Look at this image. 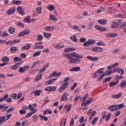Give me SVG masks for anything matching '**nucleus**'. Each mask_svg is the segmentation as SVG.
<instances>
[{"label": "nucleus", "mask_w": 126, "mask_h": 126, "mask_svg": "<svg viewBox=\"0 0 126 126\" xmlns=\"http://www.w3.org/2000/svg\"><path fill=\"white\" fill-rule=\"evenodd\" d=\"M95 29H97L99 31H100V32H104L105 31H107V29L106 28L102 27L98 25H96L95 26Z\"/></svg>", "instance_id": "nucleus-12"}, {"label": "nucleus", "mask_w": 126, "mask_h": 126, "mask_svg": "<svg viewBox=\"0 0 126 126\" xmlns=\"http://www.w3.org/2000/svg\"><path fill=\"white\" fill-rule=\"evenodd\" d=\"M49 19L51 21H58V19L54 15L50 14L49 16Z\"/></svg>", "instance_id": "nucleus-27"}, {"label": "nucleus", "mask_w": 126, "mask_h": 126, "mask_svg": "<svg viewBox=\"0 0 126 126\" xmlns=\"http://www.w3.org/2000/svg\"><path fill=\"white\" fill-rule=\"evenodd\" d=\"M70 56L68 54H64V56L68 59V60L69 61V63H75L76 64H77V63H80V59H83V56L81 55H79L76 53H71ZM71 57H73L74 58H71Z\"/></svg>", "instance_id": "nucleus-1"}, {"label": "nucleus", "mask_w": 126, "mask_h": 126, "mask_svg": "<svg viewBox=\"0 0 126 126\" xmlns=\"http://www.w3.org/2000/svg\"><path fill=\"white\" fill-rule=\"evenodd\" d=\"M21 64H22V62H18L16 63V64L11 67L10 68L13 69L14 70H15V69H18V68H19Z\"/></svg>", "instance_id": "nucleus-7"}, {"label": "nucleus", "mask_w": 126, "mask_h": 126, "mask_svg": "<svg viewBox=\"0 0 126 126\" xmlns=\"http://www.w3.org/2000/svg\"><path fill=\"white\" fill-rule=\"evenodd\" d=\"M126 22H123L122 25H121L120 26L121 29H125V28H126Z\"/></svg>", "instance_id": "nucleus-60"}, {"label": "nucleus", "mask_w": 126, "mask_h": 126, "mask_svg": "<svg viewBox=\"0 0 126 126\" xmlns=\"http://www.w3.org/2000/svg\"><path fill=\"white\" fill-rule=\"evenodd\" d=\"M111 81V77L106 78L104 80L102 81V83H105V82H108V81Z\"/></svg>", "instance_id": "nucleus-59"}, {"label": "nucleus", "mask_w": 126, "mask_h": 126, "mask_svg": "<svg viewBox=\"0 0 126 126\" xmlns=\"http://www.w3.org/2000/svg\"><path fill=\"white\" fill-rule=\"evenodd\" d=\"M30 33V31L28 30H25L18 34V37H22V36H25V35H28Z\"/></svg>", "instance_id": "nucleus-5"}, {"label": "nucleus", "mask_w": 126, "mask_h": 126, "mask_svg": "<svg viewBox=\"0 0 126 126\" xmlns=\"http://www.w3.org/2000/svg\"><path fill=\"white\" fill-rule=\"evenodd\" d=\"M4 123V116H3L1 117V116H0V125H2Z\"/></svg>", "instance_id": "nucleus-52"}, {"label": "nucleus", "mask_w": 126, "mask_h": 126, "mask_svg": "<svg viewBox=\"0 0 126 126\" xmlns=\"http://www.w3.org/2000/svg\"><path fill=\"white\" fill-rule=\"evenodd\" d=\"M40 45H42V42H36L34 44V47L33 48V50H38V49H44V46L43 45H41L40 46Z\"/></svg>", "instance_id": "nucleus-3"}, {"label": "nucleus", "mask_w": 126, "mask_h": 126, "mask_svg": "<svg viewBox=\"0 0 126 126\" xmlns=\"http://www.w3.org/2000/svg\"><path fill=\"white\" fill-rule=\"evenodd\" d=\"M105 8L104 7L101 6L97 11V13H101L102 11H104Z\"/></svg>", "instance_id": "nucleus-43"}, {"label": "nucleus", "mask_w": 126, "mask_h": 126, "mask_svg": "<svg viewBox=\"0 0 126 126\" xmlns=\"http://www.w3.org/2000/svg\"><path fill=\"white\" fill-rule=\"evenodd\" d=\"M57 80V79L54 78V79H50L47 81L45 82V84H47V85H50V84H53L54 82H55Z\"/></svg>", "instance_id": "nucleus-18"}, {"label": "nucleus", "mask_w": 126, "mask_h": 126, "mask_svg": "<svg viewBox=\"0 0 126 126\" xmlns=\"http://www.w3.org/2000/svg\"><path fill=\"white\" fill-rule=\"evenodd\" d=\"M122 23L121 20H115L112 23V28H116L119 26V24Z\"/></svg>", "instance_id": "nucleus-6"}, {"label": "nucleus", "mask_w": 126, "mask_h": 126, "mask_svg": "<svg viewBox=\"0 0 126 126\" xmlns=\"http://www.w3.org/2000/svg\"><path fill=\"white\" fill-rule=\"evenodd\" d=\"M47 8L49 11H53L55 9V5H48L47 6Z\"/></svg>", "instance_id": "nucleus-21"}, {"label": "nucleus", "mask_w": 126, "mask_h": 126, "mask_svg": "<svg viewBox=\"0 0 126 126\" xmlns=\"http://www.w3.org/2000/svg\"><path fill=\"white\" fill-rule=\"evenodd\" d=\"M64 47V46H63V45L60 44L54 45V48L55 49H62V48H63Z\"/></svg>", "instance_id": "nucleus-35"}, {"label": "nucleus", "mask_w": 126, "mask_h": 126, "mask_svg": "<svg viewBox=\"0 0 126 126\" xmlns=\"http://www.w3.org/2000/svg\"><path fill=\"white\" fill-rule=\"evenodd\" d=\"M32 119H33L34 122H36L37 120H38V116H37V115H33L32 116Z\"/></svg>", "instance_id": "nucleus-64"}, {"label": "nucleus", "mask_w": 126, "mask_h": 126, "mask_svg": "<svg viewBox=\"0 0 126 126\" xmlns=\"http://www.w3.org/2000/svg\"><path fill=\"white\" fill-rule=\"evenodd\" d=\"M97 121H98V117H96L95 118H94L92 122V125H95V124H96V122H97Z\"/></svg>", "instance_id": "nucleus-58"}, {"label": "nucleus", "mask_w": 126, "mask_h": 126, "mask_svg": "<svg viewBox=\"0 0 126 126\" xmlns=\"http://www.w3.org/2000/svg\"><path fill=\"white\" fill-rule=\"evenodd\" d=\"M87 59L89 60V61H91L92 62H96L98 60L97 57H92L90 56H87Z\"/></svg>", "instance_id": "nucleus-19"}, {"label": "nucleus", "mask_w": 126, "mask_h": 126, "mask_svg": "<svg viewBox=\"0 0 126 126\" xmlns=\"http://www.w3.org/2000/svg\"><path fill=\"white\" fill-rule=\"evenodd\" d=\"M36 11L38 14H41L42 13V9L40 7H38L36 8Z\"/></svg>", "instance_id": "nucleus-49"}, {"label": "nucleus", "mask_w": 126, "mask_h": 126, "mask_svg": "<svg viewBox=\"0 0 126 126\" xmlns=\"http://www.w3.org/2000/svg\"><path fill=\"white\" fill-rule=\"evenodd\" d=\"M73 29L74 30H76V31H81V29H80V28H79V26L77 25L73 26Z\"/></svg>", "instance_id": "nucleus-44"}, {"label": "nucleus", "mask_w": 126, "mask_h": 126, "mask_svg": "<svg viewBox=\"0 0 126 126\" xmlns=\"http://www.w3.org/2000/svg\"><path fill=\"white\" fill-rule=\"evenodd\" d=\"M118 11V10L116 9L115 7H112L111 8V13H115V12H117Z\"/></svg>", "instance_id": "nucleus-55"}, {"label": "nucleus", "mask_w": 126, "mask_h": 126, "mask_svg": "<svg viewBox=\"0 0 126 126\" xmlns=\"http://www.w3.org/2000/svg\"><path fill=\"white\" fill-rule=\"evenodd\" d=\"M8 98V94H5L3 97L0 98V103H1L2 101H5Z\"/></svg>", "instance_id": "nucleus-26"}, {"label": "nucleus", "mask_w": 126, "mask_h": 126, "mask_svg": "<svg viewBox=\"0 0 126 126\" xmlns=\"http://www.w3.org/2000/svg\"><path fill=\"white\" fill-rule=\"evenodd\" d=\"M118 69H119V68L113 67V69L111 70V73H114V72H118Z\"/></svg>", "instance_id": "nucleus-53"}, {"label": "nucleus", "mask_w": 126, "mask_h": 126, "mask_svg": "<svg viewBox=\"0 0 126 126\" xmlns=\"http://www.w3.org/2000/svg\"><path fill=\"white\" fill-rule=\"evenodd\" d=\"M67 93H64L63 94V95L61 96L60 101L63 102V101H66V97H67Z\"/></svg>", "instance_id": "nucleus-16"}, {"label": "nucleus", "mask_w": 126, "mask_h": 126, "mask_svg": "<svg viewBox=\"0 0 126 126\" xmlns=\"http://www.w3.org/2000/svg\"><path fill=\"white\" fill-rule=\"evenodd\" d=\"M10 51L12 54H15L18 51V48L15 46H12L10 48Z\"/></svg>", "instance_id": "nucleus-17"}, {"label": "nucleus", "mask_w": 126, "mask_h": 126, "mask_svg": "<svg viewBox=\"0 0 126 126\" xmlns=\"http://www.w3.org/2000/svg\"><path fill=\"white\" fill-rule=\"evenodd\" d=\"M93 101V98H91L90 99L87 100L86 102H82L81 104V106H87V105H89L91 102Z\"/></svg>", "instance_id": "nucleus-8"}, {"label": "nucleus", "mask_w": 126, "mask_h": 126, "mask_svg": "<svg viewBox=\"0 0 126 126\" xmlns=\"http://www.w3.org/2000/svg\"><path fill=\"white\" fill-rule=\"evenodd\" d=\"M36 112H37V109L33 110L32 112L29 113L28 114H27L25 118H30V117H31L32 115H34Z\"/></svg>", "instance_id": "nucleus-23"}, {"label": "nucleus", "mask_w": 126, "mask_h": 126, "mask_svg": "<svg viewBox=\"0 0 126 126\" xmlns=\"http://www.w3.org/2000/svg\"><path fill=\"white\" fill-rule=\"evenodd\" d=\"M15 10H16L15 7H12L7 11V13L8 15H11V14H13L15 12Z\"/></svg>", "instance_id": "nucleus-13"}, {"label": "nucleus", "mask_w": 126, "mask_h": 126, "mask_svg": "<svg viewBox=\"0 0 126 126\" xmlns=\"http://www.w3.org/2000/svg\"><path fill=\"white\" fill-rule=\"evenodd\" d=\"M42 92V91L40 90H37L36 91H34V96H40V94Z\"/></svg>", "instance_id": "nucleus-41"}, {"label": "nucleus", "mask_w": 126, "mask_h": 126, "mask_svg": "<svg viewBox=\"0 0 126 126\" xmlns=\"http://www.w3.org/2000/svg\"><path fill=\"white\" fill-rule=\"evenodd\" d=\"M83 46L85 47H89L90 46V43H89V41L88 40L84 43Z\"/></svg>", "instance_id": "nucleus-56"}, {"label": "nucleus", "mask_w": 126, "mask_h": 126, "mask_svg": "<svg viewBox=\"0 0 126 126\" xmlns=\"http://www.w3.org/2000/svg\"><path fill=\"white\" fill-rule=\"evenodd\" d=\"M17 11L20 14V15H25V12L21 7H18L17 8Z\"/></svg>", "instance_id": "nucleus-14"}, {"label": "nucleus", "mask_w": 126, "mask_h": 126, "mask_svg": "<svg viewBox=\"0 0 126 126\" xmlns=\"http://www.w3.org/2000/svg\"><path fill=\"white\" fill-rule=\"evenodd\" d=\"M88 96V94H86L83 96V101L82 102H85V101H86V98H87Z\"/></svg>", "instance_id": "nucleus-63"}, {"label": "nucleus", "mask_w": 126, "mask_h": 126, "mask_svg": "<svg viewBox=\"0 0 126 126\" xmlns=\"http://www.w3.org/2000/svg\"><path fill=\"white\" fill-rule=\"evenodd\" d=\"M122 95H123V94L122 93H120L117 94L112 95V97L113 98V99H119V98H121L122 97Z\"/></svg>", "instance_id": "nucleus-20"}, {"label": "nucleus", "mask_w": 126, "mask_h": 126, "mask_svg": "<svg viewBox=\"0 0 126 126\" xmlns=\"http://www.w3.org/2000/svg\"><path fill=\"white\" fill-rule=\"evenodd\" d=\"M71 104H69L68 106L67 105H65L64 108V109H66V111L67 113L70 111V109H71Z\"/></svg>", "instance_id": "nucleus-39"}, {"label": "nucleus", "mask_w": 126, "mask_h": 126, "mask_svg": "<svg viewBox=\"0 0 126 126\" xmlns=\"http://www.w3.org/2000/svg\"><path fill=\"white\" fill-rule=\"evenodd\" d=\"M112 53L114 54H118V53H120V49H115V50H113Z\"/></svg>", "instance_id": "nucleus-61"}, {"label": "nucleus", "mask_w": 126, "mask_h": 126, "mask_svg": "<svg viewBox=\"0 0 126 126\" xmlns=\"http://www.w3.org/2000/svg\"><path fill=\"white\" fill-rule=\"evenodd\" d=\"M31 19H30V16H27L24 20L23 21L25 23H30Z\"/></svg>", "instance_id": "nucleus-22"}, {"label": "nucleus", "mask_w": 126, "mask_h": 126, "mask_svg": "<svg viewBox=\"0 0 126 126\" xmlns=\"http://www.w3.org/2000/svg\"><path fill=\"white\" fill-rule=\"evenodd\" d=\"M72 51H75V48L71 47L64 50L65 53H69L70 52H72Z\"/></svg>", "instance_id": "nucleus-24"}, {"label": "nucleus", "mask_w": 126, "mask_h": 126, "mask_svg": "<svg viewBox=\"0 0 126 126\" xmlns=\"http://www.w3.org/2000/svg\"><path fill=\"white\" fill-rule=\"evenodd\" d=\"M27 70H28V67L27 66H25L23 67H21L19 69V72L20 73H23L25 71H26Z\"/></svg>", "instance_id": "nucleus-15"}, {"label": "nucleus", "mask_w": 126, "mask_h": 126, "mask_svg": "<svg viewBox=\"0 0 126 126\" xmlns=\"http://www.w3.org/2000/svg\"><path fill=\"white\" fill-rule=\"evenodd\" d=\"M22 61V59H20L19 57H15L14 58V63H16L17 62H21Z\"/></svg>", "instance_id": "nucleus-51"}, {"label": "nucleus", "mask_w": 126, "mask_h": 126, "mask_svg": "<svg viewBox=\"0 0 126 126\" xmlns=\"http://www.w3.org/2000/svg\"><path fill=\"white\" fill-rule=\"evenodd\" d=\"M30 49V44H27L24 46L22 47V50H29Z\"/></svg>", "instance_id": "nucleus-36"}, {"label": "nucleus", "mask_w": 126, "mask_h": 126, "mask_svg": "<svg viewBox=\"0 0 126 126\" xmlns=\"http://www.w3.org/2000/svg\"><path fill=\"white\" fill-rule=\"evenodd\" d=\"M12 114H7L5 116H4V121H8V120H9L10 118H11Z\"/></svg>", "instance_id": "nucleus-45"}, {"label": "nucleus", "mask_w": 126, "mask_h": 126, "mask_svg": "<svg viewBox=\"0 0 126 126\" xmlns=\"http://www.w3.org/2000/svg\"><path fill=\"white\" fill-rule=\"evenodd\" d=\"M40 79H42V74H38L37 75L35 76L34 80L36 81H39Z\"/></svg>", "instance_id": "nucleus-32"}, {"label": "nucleus", "mask_w": 126, "mask_h": 126, "mask_svg": "<svg viewBox=\"0 0 126 126\" xmlns=\"http://www.w3.org/2000/svg\"><path fill=\"white\" fill-rule=\"evenodd\" d=\"M97 22L101 25H105L107 23V20H98Z\"/></svg>", "instance_id": "nucleus-25"}, {"label": "nucleus", "mask_w": 126, "mask_h": 126, "mask_svg": "<svg viewBox=\"0 0 126 126\" xmlns=\"http://www.w3.org/2000/svg\"><path fill=\"white\" fill-rule=\"evenodd\" d=\"M117 66H119L118 63H115L114 64H112L111 66V69H112L113 67H117Z\"/></svg>", "instance_id": "nucleus-57"}, {"label": "nucleus", "mask_w": 126, "mask_h": 126, "mask_svg": "<svg viewBox=\"0 0 126 126\" xmlns=\"http://www.w3.org/2000/svg\"><path fill=\"white\" fill-rule=\"evenodd\" d=\"M62 74V72H54L53 73H51L49 74L48 76V78H52V77H56L57 76H60Z\"/></svg>", "instance_id": "nucleus-9"}, {"label": "nucleus", "mask_w": 126, "mask_h": 126, "mask_svg": "<svg viewBox=\"0 0 126 126\" xmlns=\"http://www.w3.org/2000/svg\"><path fill=\"white\" fill-rule=\"evenodd\" d=\"M41 55V51H36L34 54L32 55V57L35 58V57H39Z\"/></svg>", "instance_id": "nucleus-34"}, {"label": "nucleus", "mask_w": 126, "mask_h": 126, "mask_svg": "<svg viewBox=\"0 0 126 126\" xmlns=\"http://www.w3.org/2000/svg\"><path fill=\"white\" fill-rule=\"evenodd\" d=\"M47 114H52V110L51 109H46L43 111V116H46Z\"/></svg>", "instance_id": "nucleus-29"}, {"label": "nucleus", "mask_w": 126, "mask_h": 126, "mask_svg": "<svg viewBox=\"0 0 126 126\" xmlns=\"http://www.w3.org/2000/svg\"><path fill=\"white\" fill-rule=\"evenodd\" d=\"M79 41L81 43H84L86 41V38L85 37H82L80 38Z\"/></svg>", "instance_id": "nucleus-62"}, {"label": "nucleus", "mask_w": 126, "mask_h": 126, "mask_svg": "<svg viewBox=\"0 0 126 126\" xmlns=\"http://www.w3.org/2000/svg\"><path fill=\"white\" fill-rule=\"evenodd\" d=\"M111 111H118V105H113L111 106Z\"/></svg>", "instance_id": "nucleus-31"}, {"label": "nucleus", "mask_w": 126, "mask_h": 126, "mask_svg": "<svg viewBox=\"0 0 126 126\" xmlns=\"http://www.w3.org/2000/svg\"><path fill=\"white\" fill-rule=\"evenodd\" d=\"M12 4H21V2L20 0H13L12 1Z\"/></svg>", "instance_id": "nucleus-46"}, {"label": "nucleus", "mask_w": 126, "mask_h": 126, "mask_svg": "<svg viewBox=\"0 0 126 126\" xmlns=\"http://www.w3.org/2000/svg\"><path fill=\"white\" fill-rule=\"evenodd\" d=\"M124 71H125L124 69H123L122 68H118L117 72H118V73H119V74H121L120 76H123V74H124Z\"/></svg>", "instance_id": "nucleus-33"}, {"label": "nucleus", "mask_w": 126, "mask_h": 126, "mask_svg": "<svg viewBox=\"0 0 126 126\" xmlns=\"http://www.w3.org/2000/svg\"><path fill=\"white\" fill-rule=\"evenodd\" d=\"M16 25L17 26H19V27H21V28H24V25L21 22H18Z\"/></svg>", "instance_id": "nucleus-54"}, {"label": "nucleus", "mask_w": 126, "mask_h": 126, "mask_svg": "<svg viewBox=\"0 0 126 126\" xmlns=\"http://www.w3.org/2000/svg\"><path fill=\"white\" fill-rule=\"evenodd\" d=\"M117 106H118V110L123 109V108H125V107H126V106L125 105V104H124V103H121L119 105H117Z\"/></svg>", "instance_id": "nucleus-50"}, {"label": "nucleus", "mask_w": 126, "mask_h": 126, "mask_svg": "<svg viewBox=\"0 0 126 126\" xmlns=\"http://www.w3.org/2000/svg\"><path fill=\"white\" fill-rule=\"evenodd\" d=\"M70 39L73 41V42H77V38H76V36H75V35L70 36Z\"/></svg>", "instance_id": "nucleus-42"}, {"label": "nucleus", "mask_w": 126, "mask_h": 126, "mask_svg": "<svg viewBox=\"0 0 126 126\" xmlns=\"http://www.w3.org/2000/svg\"><path fill=\"white\" fill-rule=\"evenodd\" d=\"M114 79L115 81H113L111 82V87H113V86H116V85H118V84L120 83V80H121V79H124V76L116 75L115 76Z\"/></svg>", "instance_id": "nucleus-2"}, {"label": "nucleus", "mask_w": 126, "mask_h": 126, "mask_svg": "<svg viewBox=\"0 0 126 126\" xmlns=\"http://www.w3.org/2000/svg\"><path fill=\"white\" fill-rule=\"evenodd\" d=\"M120 85L121 88H125L126 87V81L124 80L121 82Z\"/></svg>", "instance_id": "nucleus-28"}, {"label": "nucleus", "mask_w": 126, "mask_h": 126, "mask_svg": "<svg viewBox=\"0 0 126 126\" xmlns=\"http://www.w3.org/2000/svg\"><path fill=\"white\" fill-rule=\"evenodd\" d=\"M65 123H66V119L63 118L60 123V126H65Z\"/></svg>", "instance_id": "nucleus-38"}, {"label": "nucleus", "mask_w": 126, "mask_h": 126, "mask_svg": "<svg viewBox=\"0 0 126 126\" xmlns=\"http://www.w3.org/2000/svg\"><path fill=\"white\" fill-rule=\"evenodd\" d=\"M38 117H39V118H40L41 119H42L43 120H44V121H45V122H47V121H48L49 119H48V117H44V116H42V115H40V114H39V115H38Z\"/></svg>", "instance_id": "nucleus-48"}, {"label": "nucleus", "mask_w": 126, "mask_h": 126, "mask_svg": "<svg viewBox=\"0 0 126 126\" xmlns=\"http://www.w3.org/2000/svg\"><path fill=\"white\" fill-rule=\"evenodd\" d=\"M103 48L100 47H94L92 49L93 52H96V53H100V52H103Z\"/></svg>", "instance_id": "nucleus-11"}, {"label": "nucleus", "mask_w": 126, "mask_h": 126, "mask_svg": "<svg viewBox=\"0 0 126 126\" xmlns=\"http://www.w3.org/2000/svg\"><path fill=\"white\" fill-rule=\"evenodd\" d=\"M79 70H80L79 67H74L70 69V71H79Z\"/></svg>", "instance_id": "nucleus-30"}, {"label": "nucleus", "mask_w": 126, "mask_h": 126, "mask_svg": "<svg viewBox=\"0 0 126 126\" xmlns=\"http://www.w3.org/2000/svg\"><path fill=\"white\" fill-rule=\"evenodd\" d=\"M43 36L46 39H49L51 37V33L43 32Z\"/></svg>", "instance_id": "nucleus-37"}, {"label": "nucleus", "mask_w": 126, "mask_h": 126, "mask_svg": "<svg viewBox=\"0 0 126 126\" xmlns=\"http://www.w3.org/2000/svg\"><path fill=\"white\" fill-rule=\"evenodd\" d=\"M1 62H8L9 61V58H8V57H3L1 59Z\"/></svg>", "instance_id": "nucleus-47"}, {"label": "nucleus", "mask_w": 126, "mask_h": 126, "mask_svg": "<svg viewBox=\"0 0 126 126\" xmlns=\"http://www.w3.org/2000/svg\"><path fill=\"white\" fill-rule=\"evenodd\" d=\"M45 31H47L48 32H50V31H53L54 29H56V26H46L44 28Z\"/></svg>", "instance_id": "nucleus-10"}, {"label": "nucleus", "mask_w": 126, "mask_h": 126, "mask_svg": "<svg viewBox=\"0 0 126 126\" xmlns=\"http://www.w3.org/2000/svg\"><path fill=\"white\" fill-rule=\"evenodd\" d=\"M68 86V82H65L58 89V92H63V90L66 89V88Z\"/></svg>", "instance_id": "nucleus-4"}, {"label": "nucleus", "mask_w": 126, "mask_h": 126, "mask_svg": "<svg viewBox=\"0 0 126 126\" xmlns=\"http://www.w3.org/2000/svg\"><path fill=\"white\" fill-rule=\"evenodd\" d=\"M8 32L10 34H13L15 32V29L13 27H10L8 30Z\"/></svg>", "instance_id": "nucleus-40"}]
</instances>
